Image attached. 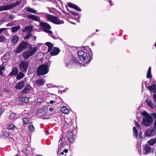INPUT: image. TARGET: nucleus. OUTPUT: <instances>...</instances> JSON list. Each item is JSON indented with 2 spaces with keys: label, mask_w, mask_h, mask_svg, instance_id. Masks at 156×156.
Instances as JSON below:
<instances>
[{
  "label": "nucleus",
  "mask_w": 156,
  "mask_h": 156,
  "mask_svg": "<svg viewBox=\"0 0 156 156\" xmlns=\"http://www.w3.org/2000/svg\"><path fill=\"white\" fill-rule=\"evenodd\" d=\"M14 18V16L13 15H10L9 16V19H12Z\"/></svg>",
  "instance_id": "obj_49"
},
{
  "label": "nucleus",
  "mask_w": 156,
  "mask_h": 156,
  "mask_svg": "<svg viewBox=\"0 0 156 156\" xmlns=\"http://www.w3.org/2000/svg\"><path fill=\"white\" fill-rule=\"evenodd\" d=\"M33 89L30 84H27L26 85L24 89L22 90L20 94L22 95H26L27 94L30 93Z\"/></svg>",
  "instance_id": "obj_8"
},
{
  "label": "nucleus",
  "mask_w": 156,
  "mask_h": 156,
  "mask_svg": "<svg viewBox=\"0 0 156 156\" xmlns=\"http://www.w3.org/2000/svg\"><path fill=\"white\" fill-rule=\"evenodd\" d=\"M60 51L59 49L58 48H54L52 51L51 52L50 54L51 56L57 55Z\"/></svg>",
  "instance_id": "obj_16"
},
{
  "label": "nucleus",
  "mask_w": 156,
  "mask_h": 156,
  "mask_svg": "<svg viewBox=\"0 0 156 156\" xmlns=\"http://www.w3.org/2000/svg\"><path fill=\"white\" fill-rule=\"evenodd\" d=\"M142 135L141 133H140V132L139 133V136L141 138L140 136Z\"/></svg>",
  "instance_id": "obj_59"
},
{
  "label": "nucleus",
  "mask_w": 156,
  "mask_h": 156,
  "mask_svg": "<svg viewBox=\"0 0 156 156\" xmlns=\"http://www.w3.org/2000/svg\"><path fill=\"white\" fill-rule=\"evenodd\" d=\"M39 26L44 31L49 34L50 36L54 38L52 31L48 30L51 28V26L49 25L46 23L42 22L40 23Z\"/></svg>",
  "instance_id": "obj_6"
},
{
  "label": "nucleus",
  "mask_w": 156,
  "mask_h": 156,
  "mask_svg": "<svg viewBox=\"0 0 156 156\" xmlns=\"http://www.w3.org/2000/svg\"><path fill=\"white\" fill-rule=\"evenodd\" d=\"M14 156H19V155L18 154H16V155H15Z\"/></svg>",
  "instance_id": "obj_61"
},
{
  "label": "nucleus",
  "mask_w": 156,
  "mask_h": 156,
  "mask_svg": "<svg viewBox=\"0 0 156 156\" xmlns=\"http://www.w3.org/2000/svg\"><path fill=\"white\" fill-rule=\"evenodd\" d=\"M16 52L19 53H20V45L18 46L16 48L15 50Z\"/></svg>",
  "instance_id": "obj_44"
},
{
  "label": "nucleus",
  "mask_w": 156,
  "mask_h": 156,
  "mask_svg": "<svg viewBox=\"0 0 156 156\" xmlns=\"http://www.w3.org/2000/svg\"><path fill=\"white\" fill-rule=\"evenodd\" d=\"M59 143H60V145L61 147H63L66 145H68L69 144L68 140H66V138L64 137L60 138L59 140Z\"/></svg>",
  "instance_id": "obj_9"
},
{
  "label": "nucleus",
  "mask_w": 156,
  "mask_h": 156,
  "mask_svg": "<svg viewBox=\"0 0 156 156\" xmlns=\"http://www.w3.org/2000/svg\"><path fill=\"white\" fill-rule=\"evenodd\" d=\"M134 134H135L136 137H137L138 135V130L136 129V127L134 126L133 127Z\"/></svg>",
  "instance_id": "obj_33"
},
{
  "label": "nucleus",
  "mask_w": 156,
  "mask_h": 156,
  "mask_svg": "<svg viewBox=\"0 0 156 156\" xmlns=\"http://www.w3.org/2000/svg\"><path fill=\"white\" fill-rule=\"evenodd\" d=\"M18 73V69L16 68H14L13 69L12 71L11 72L10 75H16Z\"/></svg>",
  "instance_id": "obj_27"
},
{
  "label": "nucleus",
  "mask_w": 156,
  "mask_h": 156,
  "mask_svg": "<svg viewBox=\"0 0 156 156\" xmlns=\"http://www.w3.org/2000/svg\"><path fill=\"white\" fill-rule=\"evenodd\" d=\"M21 99V98H20ZM29 99L27 97H22L21 99V100L20 101H22V102H24L25 103H27L29 102Z\"/></svg>",
  "instance_id": "obj_28"
},
{
  "label": "nucleus",
  "mask_w": 156,
  "mask_h": 156,
  "mask_svg": "<svg viewBox=\"0 0 156 156\" xmlns=\"http://www.w3.org/2000/svg\"><path fill=\"white\" fill-rule=\"evenodd\" d=\"M14 128H16V127L15 125L13 124H10L6 128L7 129L9 130L14 129Z\"/></svg>",
  "instance_id": "obj_32"
},
{
  "label": "nucleus",
  "mask_w": 156,
  "mask_h": 156,
  "mask_svg": "<svg viewBox=\"0 0 156 156\" xmlns=\"http://www.w3.org/2000/svg\"><path fill=\"white\" fill-rule=\"evenodd\" d=\"M19 75L18 76H17V77H16L17 78H19Z\"/></svg>",
  "instance_id": "obj_63"
},
{
  "label": "nucleus",
  "mask_w": 156,
  "mask_h": 156,
  "mask_svg": "<svg viewBox=\"0 0 156 156\" xmlns=\"http://www.w3.org/2000/svg\"><path fill=\"white\" fill-rule=\"evenodd\" d=\"M45 80L42 79H40L37 80L36 82V83L38 86H41L44 84Z\"/></svg>",
  "instance_id": "obj_15"
},
{
  "label": "nucleus",
  "mask_w": 156,
  "mask_h": 156,
  "mask_svg": "<svg viewBox=\"0 0 156 156\" xmlns=\"http://www.w3.org/2000/svg\"><path fill=\"white\" fill-rule=\"evenodd\" d=\"M155 129L154 128L149 129L146 131L144 135L146 136H150L154 135L155 133Z\"/></svg>",
  "instance_id": "obj_10"
},
{
  "label": "nucleus",
  "mask_w": 156,
  "mask_h": 156,
  "mask_svg": "<svg viewBox=\"0 0 156 156\" xmlns=\"http://www.w3.org/2000/svg\"><path fill=\"white\" fill-rule=\"evenodd\" d=\"M31 38H32L33 40H36V37L34 36H33V37Z\"/></svg>",
  "instance_id": "obj_53"
},
{
  "label": "nucleus",
  "mask_w": 156,
  "mask_h": 156,
  "mask_svg": "<svg viewBox=\"0 0 156 156\" xmlns=\"http://www.w3.org/2000/svg\"><path fill=\"white\" fill-rule=\"evenodd\" d=\"M46 44L48 47V52H50L52 50L53 46V44L50 42H47L46 43Z\"/></svg>",
  "instance_id": "obj_25"
},
{
  "label": "nucleus",
  "mask_w": 156,
  "mask_h": 156,
  "mask_svg": "<svg viewBox=\"0 0 156 156\" xmlns=\"http://www.w3.org/2000/svg\"><path fill=\"white\" fill-rule=\"evenodd\" d=\"M25 9H26V10L28 12H32L35 14H37V11L35 10L34 9H32L31 8H30L29 7H27L25 8Z\"/></svg>",
  "instance_id": "obj_24"
},
{
  "label": "nucleus",
  "mask_w": 156,
  "mask_h": 156,
  "mask_svg": "<svg viewBox=\"0 0 156 156\" xmlns=\"http://www.w3.org/2000/svg\"><path fill=\"white\" fill-rule=\"evenodd\" d=\"M66 136L67 137L68 140H69V143L72 142L74 140V136L73 133L71 132L68 133L66 134Z\"/></svg>",
  "instance_id": "obj_12"
},
{
  "label": "nucleus",
  "mask_w": 156,
  "mask_h": 156,
  "mask_svg": "<svg viewBox=\"0 0 156 156\" xmlns=\"http://www.w3.org/2000/svg\"><path fill=\"white\" fill-rule=\"evenodd\" d=\"M33 26H30L26 27L22 31L24 32H26L27 33H30L33 30Z\"/></svg>",
  "instance_id": "obj_18"
},
{
  "label": "nucleus",
  "mask_w": 156,
  "mask_h": 156,
  "mask_svg": "<svg viewBox=\"0 0 156 156\" xmlns=\"http://www.w3.org/2000/svg\"><path fill=\"white\" fill-rule=\"evenodd\" d=\"M154 46L156 47V43H155V44H154Z\"/></svg>",
  "instance_id": "obj_64"
},
{
  "label": "nucleus",
  "mask_w": 156,
  "mask_h": 156,
  "mask_svg": "<svg viewBox=\"0 0 156 156\" xmlns=\"http://www.w3.org/2000/svg\"><path fill=\"white\" fill-rule=\"evenodd\" d=\"M28 63L26 61H22L20 64V68L23 72H26L27 69Z\"/></svg>",
  "instance_id": "obj_11"
},
{
  "label": "nucleus",
  "mask_w": 156,
  "mask_h": 156,
  "mask_svg": "<svg viewBox=\"0 0 156 156\" xmlns=\"http://www.w3.org/2000/svg\"><path fill=\"white\" fill-rule=\"evenodd\" d=\"M151 147H150L148 145H146L144 149L145 154H147V153L151 151Z\"/></svg>",
  "instance_id": "obj_21"
},
{
  "label": "nucleus",
  "mask_w": 156,
  "mask_h": 156,
  "mask_svg": "<svg viewBox=\"0 0 156 156\" xmlns=\"http://www.w3.org/2000/svg\"><path fill=\"white\" fill-rule=\"evenodd\" d=\"M41 118L43 119H47L49 118V116L45 114H44L41 115Z\"/></svg>",
  "instance_id": "obj_37"
},
{
  "label": "nucleus",
  "mask_w": 156,
  "mask_h": 156,
  "mask_svg": "<svg viewBox=\"0 0 156 156\" xmlns=\"http://www.w3.org/2000/svg\"><path fill=\"white\" fill-rule=\"evenodd\" d=\"M24 76L25 75L24 74L20 72V78H21V77H24Z\"/></svg>",
  "instance_id": "obj_51"
},
{
  "label": "nucleus",
  "mask_w": 156,
  "mask_h": 156,
  "mask_svg": "<svg viewBox=\"0 0 156 156\" xmlns=\"http://www.w3.org/2000/svg\"><path fill=\"white\" fill-rule=\"evenodd\" d=\"M148 89L153 93H156V84H154L151 86H148Z\"/></svg>",
  "instance_id": "obj_17"
},
{
  "label": "nucleus",
  "mask_w": 156,
  "mask_h": 156,
  "mask_svg": "<svg viewBox=\"0 0 156 156\" xmlns=\"http://www.w3.org/2000/svg\"><path fill=\"white\" fill-rule=\"evenodd\" d=\"M46 19L57 24H60L64 23L63 21L60 20L58 18L49 14H47L45 16Z\"/></svg>",
  "instance_id": "obj_3"
},
{
  "label": "nucleus",
  "mask_w": 156,
  "mask_h": 156,
  "mask_svg": "<svg viewBox=\"0 0 156 156\" xmlns=\"http://www.w3.org/2000/svg\"><path fill=\"white\" fill-rule=\"evenodd\" d=\"M50 103L51 104H52L53 103H55V101L51 100L50 101Z\"/></svg>",
  "instance_id": "obj_55"
},
{
  "label": "nucleus",
  "mask_w": 156,
  "mask_h": 156,
  "mask_svg": "<svg viewBox=\"0 0 156 156\" xmlns=\"http://www.w3.org/2000/svg\"><path fill=\"white\" fill-rule=\"evenodd\" d=\"M4 109L3 108H1L0 109V115H1L4 112Z\"/></svg>",
  "instance_id": "obj_48"
},
{
  "label": "nucleus",
  "mask_w": 156,
  "mask_h": 156,
  "mask_svg": "<svg viewBox=\"0 0 156 156\" xmlns=\"http://www.w3.org/2000/svg\"><path fill=\"white\" fill-rule=\"evenodd\" d=\"M79 58L75 59L74 61L77 63L82 64L83 63H87L90 62V57L87 53L82 50L79 51L78 52Z\"/></svg>",
  "instance_id": "obj_1"
},
{
  "label": "nucleus",
  "mask_w": 156,
  "mask_h": 156,
  "mask_svg": "<svg viewBox=\"0 0 156 156\" xmlns=\"http://www.w3.org/2000/svg\"><path fill=\"white\" fill-rule=\"evenodd\" d=\"M16 89H20V82H18L15 87Z\"/></svg>",
  "instance_id": "obj_46"
},
{
  "label": "nucleus",
  "mask_w": 156,
  "mask_h": 156,
  "mask_svg": "<svg viewBox=\"0 0 156 156\" xmlns=\"http://www.w3.org/2000/svg\"><path fill=\"white\" fill-rule=\"evenodd\" d=\"M6 37L4 35L0 36V42H2L5 40Z\"/></svg>",
  "instance_id": "obj_40"
},
{
  "label": "nucleus",
  "mask_w": 156,
  "mask_h": 156,
  "mask_svg": "<svg viewBox=\"0 0 156 156\" xmlns=\"http://www.w3.org/2000/svg\"><path fill=\"white\" fill-rule=\"evenodd\" d=\"M22 151L25 153H26L27 151V150L26 148L25 147L23 148L22 149Z\"/></svg>",
  "instance_id": "obj_47"
},
{
  "label": "nucleus",
  "mask_w": 156,
  "mask_h": 156,
  "mask_svg": "<svg viewBox=\"0 0 156 156\" xmlns=\"http://www.w3.org/2000/svg\"><path fill=\"white\" fill-rule=\"evenodd\" d=\"M37 156H42V155H39V154H38V155H37Z\"/></svg>",
  "instance_id": "obj_62"
},
{
  "label": "nucleus",
  "mask_w": 156,
  "mask_h": 156,
  "mask_svg": "<svg viewBox=\"0 0 156 156\" xmlns=\"http://www.w3.org/2000/svg\"><path fill=\"white\" fill-rule=\"evenodd\" d=\"M20 29V26H15L12 28V32H17Z\"/></svg>",
  "instance_id": "obj_30"
},
{
  "label": "nucleus",
  "mask_w": 156,
  "mask_h": 156,
  "mask_svg": "<svg viewBox=\"0 0 156 156\" xmlns=\"http://www.w3.org/2000/svg\"><path fill=\"white\" fill-rule=\"evenodd\" d=\"M156 119V113H154L152 114L151 115H148L146 117H144L143 119L142 124V125L145 126L147 127H148L151 125L153 122V119Z\"/></svg>",
  "instance_id": "obj_2"
},
{
  "label": "nucleus",
  "mask_w": 156,
  "mask_h": 156,
  "mask_svg": "<svg viewBox=\"0 0 156 156\" xmlns=\"http://www.w3.org/2000/svg\"><path fill=\"white\" fill-rule=\"evenodd\" d=\"M20 2L12 4L11 5H7L4 6H0V12H2L4 10H8L12 9L16 6L19 4Z\"/></svg>",
  "instance_id": "obj_7"
},
{
  "label": "nucleus",
  "mask_w": 156,
  "mask_h": 156,
  "mask_svg": "<svg viewBox=\"0 0 156 156\" xmlns=\"http://www.w3.org/2000/svg\"><path fill=\"white\" fill-rule=\"evenodd\" d=\"M25 81H20V89L23 88L24 86Z\"/></svg>",
  "instance_id": "obj_38"
},
{
  "label": "nucleus",
  "mask_w": 156,
  "mask_h": 156,
  "mask_svg": "<svg viewBox=\"0 0 156 156\" xmlns=\"http://www.w3.org/2000/svg\"><path fill=\"white\" fill-rule=\"evenodd\" d=\"M28 129L29 130L33 132L34 130V127L33 125L32 122L30 123L28 127Z\"/></svg>",
  "instance_id": "obj_29"
},
{
  "label": "nucleus",
  "mask_w": 156,
  "mask_h": 156,
  "mask_svg": "<svg viewBox=\"0 0 156 156\" xmlns=\"http://www.w3.org/2000/svg\"><path fill=\"white\" fill-rule=\"evenodd\" d=\"M27 17L29 19L33 20L35 21L38 22L40 21V18L38 16H37L35 15L31 14L28 15Z\"/></svg>",
  "instance_id": "obj_13"
},
{
  "label": "nucleus",
  "mask_w": 156,
  "mask_h": 156,
  "mask_svg": "<svg viewBox=\"0 0 156 156\" xmlns=\"http://www.w3.org/2000/svg\"><path fill=\"white\" fill-rule=\"evenodd\" d=\"M5 69V68L3 66H0V74L2 76L3 75V72L4 71Z\"/></svg>",
  "instance_id": "obj_31"
},
{
  "label": "nucleus",
  "mask_w": 156,
  "mask_h": 156,
  "mask_svg": "<svg viewBox=\"0 0 156 156\" xmlns=\"http://www.w3.org/2000/svg\"><path fill=\"white\" fill-rule=\"evenodd\" d=\"M32 37L33 35L32 34H27L25 37H24V39L25 40L27 39H29L31 38Z\"/></svg>",
  "instance_id": "obj_39"
},
{
  "label": "nucleus",
  "mask_w": 156,
  "mask_h": 156,
  "mask_svg": "<svg viewBox=\"0 0 156 156\" xmlns=\"http://www.w3.org/2000/svg\"><path fill=\"white\" fill-rule=\"evenodd\" d=\"M6 28H2L0 29V34L2 33L3 31H5L6 30Z\"/></svg>",
  "instance_id": "obj_45"
},
{
  "label": "nucleus",
  "mask_w": 156,
  "mask_h": 156,
  "mask_svg": "<svg viewBox=\"0 0 156 156\" xmlns=\"http://www.w3.org/2000/svg\"><path fill=\"white\" fill-rule=\"evenodd\" d=\"M67 5L68 6L73 8L78 11H80V9L77 6L71 3V2H68Z\"/></svg>",
  "instance_id": "obj_19"
},
{
  "label": "nucleus",
  "mask_w": 156,
  "mask_h": 156,
  "mask_svg": "<svg viewBox=\"0 0 156 156\" xmlns=\"http://www.w3.org/2000/svg\"><path fill=\"white\" fill-rule=\"evenodd\" d=\"M149 145L153 146L156 143V137L155 138H153L148 141Z\"/></svg>",
  "instance_id": "obj_23"
},
{
  "label": "nucleus",
  "mask_w": 156,
  "mask_h": 156,
  "mask_svg": "<svg viewBox=\"0 0 156 156\" xmlns=\"http://www.w3.org/2000/svg\"><path fill=\"white\" fill-rule=\"evenodd\" d=\"M14 25V23H13L10 22L8 23L6 25L7 27H10V26H12Z\"/></svg>",
  "instance_id": "obj_43"
},
{
  "label": "nucleus",
  "mask_w": 156,
  "mask_h": 156,
  "mask_svg": "<svg viewBox=\"0 0 156 156\" xmlns=\"http://www.w3.org/2000/svg\"><path fill=\"white\" fill-rule=\"evenodd\" d=\"M141 114L142 115H143L144 116V117H146V116H148L149 115H149V114L147 113L146 112L144 111L143 112H141Z\"/></svg>",
  "instance_id": "obj_42"
},
{
  "label": "nucleus",
  "mask_w": 156,
  "mask_h": 156,
  "mask_svg": "<svg viewBox=\"0 0 156 156\" xmlns=\"http://www.w3.org/2000/svg\"><path fill=\"white\" fill-rule=\"evenodd\" d=\"M3 136L5 138H7L9 135V132L7 131H4L3 132Z\"/></svg>",
  "instance_id": "obj_34"
},
{
  "label": "nucleus",
  "mask_w": 156,
  "mask_h": 156,
  "mask_svg": "<svg viewBox=\"0 0 156 156\" xmlns=\"http://www.w3.org/2000/svg\"><path fill=\"white\" fill-rule=\"evenodd\" d=\"M29 46L30 48L29 51L24 52L23 53V57L24 59L28 58L29 57L34 55L37 52V47H33L31 46Z\"/></svg>",
  "instance_id": "obj_4"
},
{
  "label": "nucleus",
  "mask_w": 156,
  "mask_h": 156,
  "mask_svg": "<svg viewBox=\"0 0 156 156\" xmlns=\"http://www.w3.org/2000/svg\"><path fill=\"white\" fill-rule=\"evenodd\" d=\"M147 104L149 107H150L152 108H154V105L153 104L152 102L151 101H150L149 102H147Z\"/></svg>",
  "instance_id": "obj_36"
},
{
  "label": "nucleus",
  "mask_w": 156,
  "mask_h": 156,
  "mask_svg": "<svg viewBox=\"0 0 156 156\" xmlns=\"http://www.w3.org/2000/svg\"><path fill=\"white\" fill-rule=\"evenodd\" d=\"M154 128L155 129L156 131V120H155L154 122Z\"/></svg>",
  "instance_id": "obj_50"
},
{
  "label": "nucleus",
  "mask_w": 156,
  "mask_h": 156,
  "mask_svg": "<svg viewBox=\"0 0 156 156\" xmlns=\"http://www.w3.org/2000/svg\"><path fill=\"white\" fill-rule=\"evenodd\" d=\"M61 110L63 113L66 114H68L69 112V109L65 106L61 107Z\"/></svg>",
  "instance_id": "obj_22"
},
{
  "label": "nucleus",
  "mask_w": 156,
  "mask_h": 156,
  "mask_svg": "<svg viewBox=\"0 0 156 156\" xmlns=\"http://www.w3.org/2000/svg\"><path fill=\"white\" fill-rule=\"evenodd\" d=\"M45 133L47 135H49V132L48 131H45Z\"/></svg>",
  "instance_id": "obj_56"
},
{
  "label": "nucleus",
  "mask_w": 156,
  "mask_h": 156,
  "mask_svg": "<svg viewBox=\"0 0 156 156\" xmlns=\"http://www.w3.org/2000/svg\"><path fill=\"white\" fill-rule=\"evenodd\" d=\"M54 108H49V110L51 112L54 111Z\"/></svg>",
  "instance_id": "obj_52"
},
{
  "label": "nucleus",
  "mask_w": 156,
  "mask_h": 156,
  "mask_svg": "<svg viewBox=\"0 0 156 156\" xmlns=\"http://www.w3.org/2000/svg\"><path fill=\"white\" fill-rule=\"evenodd\" d=\"M147 78H151L152 77L151 74V67H149L147 73Z\"/></svg>",
  "instance_id": "obj_26"
},
{
  "label": "nucleus",
  "mask_w": 156,
  "mask_h": 156,
  "mask_svg": "<svg viewBox=\"0 0 156 156\" xmlns=\"http://www.w3.org/2000/svg\"><path fill=\"white\" fill-rule=\"evenodd\" d=\"M19 40V37L16 35H15L12 37V41L13 44H16L17 43Z\"/></svg>",
  "instance_id": "obj_20"
},
{
  "label": "nucleus",
  "mask_w": 156,
  "mask_h": 156,
  "mask_svg": "<svg viewBox=\"0 0 156 156\" xmlns=\"http://www.w3.org/2000/svg\"><path fill=\"white\" fill-rule=\"evenodd\" d=\"M28 46H30V45L27 42L24 41H22L20 44V50L25 49Z\"/></svg>",
  "instance_id": "obj_14"
},
{
  "label": "nucleus",
  "mask_w": 156,
  "mask_h": 156,
  "mask_svg": "<svg viewBox=\"0 0 156 156\" xmlns=\"http://www.w3.org/2000/svg\"><path fill=\"white\" fill-rule=\"evenodd\" d=\"M64 152L63 151L62 152H61V154H62V155H63L64 154Z\"/></svg>",
  "instance_id": "obj_60"
},
{
  "label": "nucleus",
  "mask_w": 156,
  "mask_h": 156,
  "mask_svg": "<svg viewBox=\"0 0 156 156\" xmlns=\"http://www.w3.org/2000/svg\"><path fill=\"white\" fill-rule=\"evenodd\" d=\"M16 116V114L15 113H12L9 115V119H12L15 118Z\"/></svg>",
  "instance_id": "obj_35"
},
{
  "label": "nucleus",
  "mask_w": 156,
  "mask_h": 156,
  "mask_svg": "<svg viewBox=\"0 0 156 156\" xmlns=\"http://www.w3.org/2000/svg\"><path fill=\"white\" fill-rule=\"evenodd\" d=\"M29 121V119L28 118H23V124H26Z\"/></svg>",
  "instance_id": "obj_41"
},
{
  "label": "nucleus",
  "mask_w": 156,
  "mask_h": 156,
  "mask_svg": "<svg viewBox=\"0 0 156 156\" xmlns=\"http://www.w3.org/2000/svg\"><path fill=\"white\" fill-rule=\"evenodd\" d=\"M37 71L38 75H44L46 74L49 71L48 65L44 64L40 66Z\"/></svg>",
  "instance_id": "obj_5"
},
{
  "label": "nucleus",
  "mask_w": 156,
  "mask_h": 156,
  "mask_svg": "<svg viewBox=\"0 0 156 156\" xmlns=\"http://www.w3.org/2000/svg\"><path fill=\"white\" fill-rule=\"evenodd\" d=\"M65 153H67L68 152V150L67 149H65L63 151Z\"/></svg>",
  "instance_id": "obj_54"
},
{
  "label": "nucleus",
  "mask_w": 156,
  "mask_h": 156,
  "mask_svg": "<svg viewBox=\"0 0 156 156\" xmlns=\"http://www.w3.org/2000/svg\"><path fill=\"white\" fill-rule=\"evenodd\" d=\"M135 124H136V127H139V124L138 123H137V122H136L135 123Z\"/></svg>",
  "instance_id": "obj_57"
},
{
  "label": "nucleus",
  "mask_w": 156,
  "mask_h": 156,
  "mask_svg": "<svg viewBox=\"0 0 156 156\" xmlns=\"http://www.w3.org/2000/svg\"><path fill=\"white\" fill-rule=\"evenodd\" d=\"M150 101H150L149 100L146 99V102L147 103V102H149Z\"/></svg>",
  "instance_id": "obj_58"
}]
</instances>
